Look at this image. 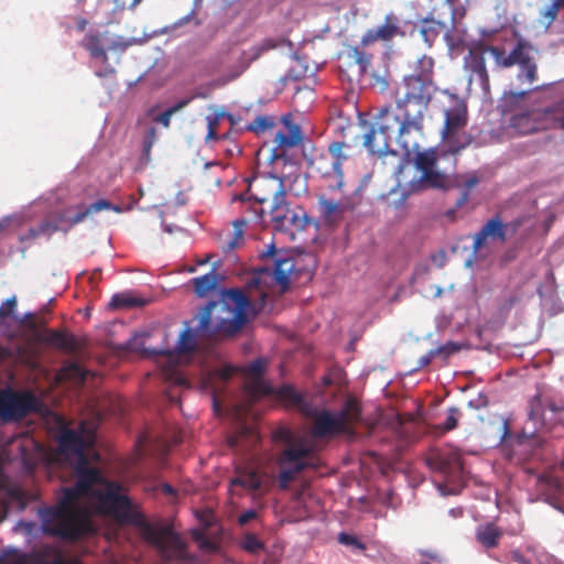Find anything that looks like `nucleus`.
Listing matches in <instances>:
<instances>
[{"label":"nucleus","mask_w":564,"mask_h":564,"mask_svg":"<svg viewBox=\"0 0 564 564\" xmlns=\"http://www.w3.org/2000/svg\"><path fill=\"white\" fill-rule=\"evenodd\" d=\"M17 306V299L15 296H12L8 300H6L4 303L0 306V319L11 316L15 310Z\"/></svg>","instance_id":"nucleus-51"},{"label":"nucleus","mask_w":564,"mask_h":564,"mask_svg":"<svg viewBox=\"0 0 564 564\" xmlns=\"http://www.w3.org/2000/svg\"><path fill=\"white\" fill-rule=\"evenodd\" d=\"M494 48L500 46L489 45L485 41L473 43L468 53L464 56V67L470 74V80L476 78L479 84L487 88L489 86V74L486 67V56L494 58Z\"/></svg>","instance_id":"nucleus-16"},{"label":"nucleus","mask_w":564,"mask_h":564,"mask_svg":"<svg viewBox=\"0 0 564 564\" xmlns=\"http://www.w3.org/2000/svg\"><path fill=\"white\" fill-rule=\"evenodd\" d=\"M193 100V97H188L185 99H182L177 101L172 107L167 108L163 112H161L156 118L155 121L161 123L163 127L169 128L171 122V117L176 113L177 111L184 109L188 104Z\"/></svg>","instance_id":"nucleus-40"},{"label":"nucleus","mask_w":564,"mask_h":564,"mask_svg":"<svg viewBox=\"0 0 564 564\" xmlns=\"http://www.w3.org/2000/svg\"><path fill=\"white\" fill-rule=\"evenodd\" d=\"M119 486L107 484L102 494L98 495L99 508L115 518L119 523L132 524L141 529L143 539L151 544L160 556L161 564L191 561L187 542L181 533L174 531L172 524H151L142 512L138 511L126 495H120Z\"/></svg>","instance_id":"nucleus-2"},{"label":"nucleus","mask_w":564,"mask_h":564,"mask_svg":"<svg viewBox=\"0 0 564 564\" xmlns=\"http://www.w3.org/2000/svg\"><path fill=\"white\" fill-rule=\"evenodd\" d=\"M249 307L250 300L241 290H221L218 301L199 311L196 332L209 339L230 338L247 323Z\"/></svg>","instance_id":"nucleus-4"},{"label":"nucleus","mask_w":564,"mask_h":564,"mask_svg":"<svg viewBox=\"0 0 564 564\" xmlns=\"http://www.w3.org/2000/svg\"><path fill=\"white\" fill-rule=\"evenodd\" d=\"M290 204L286 200V196H283V199H280L279 202L271 204L270 206V215L271 219L274 223V225L279 224L289 213L290 210Z\"/></svg>","instance_id":"nucleus-44"},{"label":"nucleus","mask_w":564,"mask_h":564,"mask_svg":"<svg viewBox=\"0 0 564 564\" xmlns=\"http://www.w3.org/2000/svg\"><path fill=\"white\" fill-rule=\"evenodd\" d=\"M358 189L351 195H344L343 191H327L318 188L317 212L323 224L334 226L339 224L346 213L354 212L359 205Z\"/></svg>","instance_id":"nucleus-11"},{"label":"nucleus","mask_w":564,"mask_h":564,"mask_svg":"<svg viewBox=\"0 0 564 564\" xmlns=\"http://www.w3.org/2000/svg\"><path fill=\"white\" fill-rule=\"evenodd\" d=\"M274 437L286 443V447L278 457V464L281 467L279 487L288 489L296 475L311 465L308 459L312 457L313 451L305 442L294 441L292 432L288 429L278 430Z\"/></svg>","instance_id":"nucleus-8"},{"label":"nucleus","mask_w":564,"mask_h":564,"mask_svg":"<svg viewBox=\"0 0 564 564\" xmlns=\"http://www.w3.org/2000/svg\"><path fill=\"white\" fill-rule=\"evenodd\" d=\"M87 442L83 435L74 430L63 429L58 437L59 453L66 456H75L76 460L88 457L85 449Z\"/></svg>","instance_id":"nucleus-25"},{"label":"nucleus","mask_w":564,"mask_h":564,"mask_svg":"<svg viewBox=\"0 0 564 564\" xmlns=\"http://www.w3.org/2000/svg\"><path fill=\"white\" fill-rule=\"evenodd\" d=\"M502 535L503 531L494 523L479 525L476 531L477 541L486 549L498 546L499 540Z\"/></svg>","instance_id":"nucleus-32"},{"label":"nucleus","mask_w":564,"mask_h":564,"mask_svg":"<svg viewBox=\"0 0 564 564\" xmlns=\"http://www.w3.org/2000/svg\"><path fill=\"white\" fill-rule=\"evenodd\" d=\"M310 415L313 417L314 437L345 435L349 440H355L357 437L355 425L361 422V405L356 399L349 398L338 412L315 410Z\"/></svg>","instance_id":"nucleus-6"},{"label":"nucleus","mask_w":564,"mask_h":564,"mask_svg":"<svg viewBox=\"0 0 564 564\" xmlns=\"http://www.w3.org/2000/svg\"><path fill=\"white\" fill-rule=\"evenodd\" d=\"M550 129H562L564 131V98L546 107Z\"/></svg>","instance_id":"nucleus-37"},{"label":"nucleus","mask_w":564,"mask_h":564,"mask_svg":"<svg viewBox=\"0 0 564 564\" xmlns=\"http://www.w3.org/2000/svg\"><path fill=\"white\" fill-rule=\"evenodd\" d=\"M467 123V105L462 99H455L454 105L444 110V124L440 133L444 154L455 158L474 142V137L466 131Z\"/></svg>","instance_id":"nucleus-7"},{"label":"nucleus","mask_w":564,"mask_h":564,"mask_svg":"<svg viewBox=\"0 0 564 564\" xmlns=\"http://www.w3.org/2000/svg\"><path fill=\"white\" fill-rule=\"evenodd\" d=\"M478 183L479 178L477 175H469L462 183L463 191H467L469 193L474 187L478 185Z\"/></svg>","instance_id":"nucleus-54"},{"label":"nucleus","mask_w":564,"mask_h":564,"mask_svg":"<svg viewBox=\"0 0 564 564\" xmlns=\"http://www.w3.org/2000/svg\"><path fill=\"white\" fill-rule=\"evenodd\" d=\"M437 87L434 83V59L423 55L415 70L398 85L394 106H387L405 120L413 132L424 133V119Z\"/></svg>","instance_id":"nucleus-3"},{"label":"nucleus","mask_w":564,"mask_h":564,"mask_svg":"<svg viewBox=\"0 0 564 564\" xmlns=\"http://www.w3.org/2000/svg\"><path fill=\"white\" fill-rule=\"evenodd\" d=\"M257 204L263 205L268 202L274 204L283 196H286L284 181L276 175L261 176L256 181L254 193L252 194Z\"/></svg>","instance_id":"nucleus-20"},{"label":"nucleus","mask_w":564,"mask_h":564,"mask_svg":"<svg viewBox=\"0 0 564 564\" xmlns=\"http://www.w3.org/2000/svg\"><path fill=\"white\" fill-rule=\"evenodd\" d=\"M108 209H115L117 212L120 210L119 207H115L109 200L98 199L97 202L85 207L84 209H79L74 215L69 214V209L58 212L43 219L36 226L37 232L40 237H51L54 232L58 230L67 231L73 226L84 221L88 216L93 215L94 213Z\"/></svg>","instance_id":"nucleus-13"},{"label":"nucleus","mask_w":564,"mask_h":564,"mask_svg":"<svg viewBox=\"0 0 564 564\" xmlns=\"http://www.w3.org/2000/svg\"><path fill=\"white\" fill-rule=\"evenodd\" d=\"M39 237H40V235H39V232H37V228H36V227H32V228H30V229L26 231V234H24V235H22V236L20 237V241H21V242H24V241H26V240L36 239V238H39Z\"/></svg>","instance_id":"nucleus-59"},{"label":"nucleus","mask_w":564,"mask_h":564,"mask_svg":"<svg viewBox=\"0 0 564 564\" xmlns=\"http://www.w3.org/2000/svg\"><path fill=\"white\" fill-rule=\"evenodd\" d=\"M563 9L557 0H552V2L544 7L540 11V23L549 29L558 18V13Z\"/></svg>","instance_id":"nucleus-39"},{"label":"nucleus","mask_w":564,"mask_h":564,"mask_svg":"<svg viewBox=\"0 0 564 564\" xmlns=\"http://www.w3.org/2000/svg\"><path fill=\"white\" fill-rule=\"evenodd\" d=\"M75 23H76L77 30L79 32H83L86 29L88 21L85 18L77 17V18H75Z\"/></svg>","instance_id":"nucleus-61"},{"label":"nucleus","mask_w":564,"mask_h":564,"mask_svg":"<svg viewBox=\"0 0 564 564\" xmlns=\"http://www.w3.org/2000/svg\"><path fill=\"white\" fill-rule=\"evenodd\" d=\"M403 32L400 28L399 18L389 13L384 18V22L382 25L378 28L369 29L361 37V45L368 46L375 42H389L393 40L398 35H402Z\"/></svg>","instance_id":"nucleus-23"},{"label":"nucleus","mask_w":564,"mask_h":564,"mask_svg":"<svg viewBox=\"0 0 564 564\" xmlns=\"http://www.w3.org/2000/svg\"><path fill=\"white\" fill-rule=\"evenodd\" d=\"M426 463L430 468L446 476H458L463 471V458L456 449L432 451L426 458Z\"/></svg>","instance_id":"nucleus-19"},{"label":"nucleus","mask_w":564,"mask_h":564,"mask_svg":"<svg viewBox=\"0 0 564 564\" xmlns=\"http://www.w3.org/2000/svg\"><path fill=\"white\" fill-rule=\"evenodd\" d=\"M459 349H460V346L457 343L448 341V343L433 349V351L436 357L441 356V355L447 357V356H451V355L457 352Z\"/></svg>","instance_id":"nucleus-50"},{"label":"nucleus","mask_w":564,"mask_h":564,"mask_svg":"<svg viewBox=\"0 0 564 564\" xmlns=\"http://www.w3.org/2000/svg\"><path fill=\"white\" fill-rule=\"evenodd\" d=\"M270 482V476L252 463L237 465L235 477L230 480V486H239L249 491L267 490Z\"/></svg>","instance_id":"nucleus-18"},{"label":"nucleus","mask_w":564,"mask_h":564,"mask_svg":"<svg viewBox=\"0 0 564 564\" xmlns=\"http://www.w3.org/2000/svg\"><path fill=\"white\" fill-rule=\"evenodd\" d=\"M250 196L248 195V193H241L239 195H235L231 199V202H236V200H239L241 203H248L250 200Z\"/></svg>","instance_id":"nucleus-64"},{"label":"nucleus","mask_w":564,"mask_h":564,"mask_svg":"<svg viewBox=\"0 0 564 564\" xmlns=\"http://www.w3.org/2000/svg\"><path fill=\"white\" fill-rule=\"evenodd\" d=\"M487 240L499 241L505 243L506 226L499 216L490 218L481 229L475 235L473 249L475 252L479 251L487 242Z\"/></svg>","instance_id":"nucleus-26"},{"label":"nucleus","mask_w":564,"mask_h":564,"mask_svg":"<svg viewBox=\"0 0 564 564\" xmlns=\"http://www.w3.org/2000/svg\"><path fill=\"white\" fill-rule=\"evenodd\" d=\"M134 305L135 300L123 294H115L109 302V306L115 310L132 307Z\"/></svg>","instance_id":"nucleus-47"},{"label":"nucleus","mask_w":564,"mask_h":564,"mask_svg":"<svg viewBox=\"0 0 564 564\" xmlns=\"http://www.w3.org/2000/svg\"><path fill=\"white\" fill-rule=\"evenodd\" d=\"M546 482L552 487L554 488L555 490H560L561 489V480L556 477H553V476H549L546 478Z\"/></svg>","instance_id":"nucleus-60"},{"label":"nucleus","mask_w":564,"mask_h":564,"mask_svg":"<svg viewBox=\"0 0 564 564\" xmlns=\"http://www.w3.org/2000/svg\"><path fill=\"white\" fill-rule=\"evenodd\" d=\"M511 126L519 134L523 135L541 130H550L546 108L514 115L511 119Z\"/></svg>","instance_id":"nucleus-21"},{"label":"nucleus","mask_w":564,"mask_h":564,"mask_svg":"<svg viewBox=\"0 0 564 564\" xmlns=\"http://www.w3.org/2000/svg\"><path fill=\"white\" fill-rule=\"evenodd\" d=\"M225 117V113L219 112L215 115L207 116V134L205 137V141L208 143L210 141L219 140L220 137L217 133L218 126L220 120Z\"/></svg>","instance_id":"nucleus-43"},{"label":"nucleus","mask_w":564,"mask_h":564,"mask_svg":"<svg viewBox=\"0 0 564 564\" xmlns=\"http://www.w3.org/2000/svg\"><path fill=\"white\" fill-rule=\"evenodd\" d=\"M223 276L213 268L208 273L193 278L189 283L193 285L194 292L198 297H206L216 291Z\"/></svg>","instance_id":"nucleus-31"},{"label":"nucleus","mask_w":564,"mask_h":564,"mask_svg":"<svg viewBox=\"0 0 564 564\" xmlns=\"http://www.w3.org/2000/svg\"><path fill=\"white\" fill-rule=\"evenodd\" d=\"M270 395H275L288 406L296 408L308 413V403L306 402L305 395L295 390L292 386L285 384L276 390L272 388V393Z\"/></svg>","instance_id":"nucleus-30"},{"label":"nucleus","mask_w":564,"mask_h":564,"mask_svg":"<svg viewBox=\"0 0 564 564\" xmlns=\"http://www.w3.org/2000/svg\"><path fill=\"white\" fill-rule=\"evenodd\" d=\"M23 326L32 333L33 340L36 343L46 344L68 352L77 350L76 338L73 335L53 329L41 330L36 318H31Z\"/></svg>","instance_id":"nucleus-17"},{"label":"nucleus","mask_w":564,"mask_h":564,"mask_svg":"<svg viewBox=\"0 0 564 564\" xmlns=\"http://www.w3.org/2000/svg\"><path fill=\"white\" fill-rule=\"evenodd\" d=\"M261 257H274V268L272 272L269 269H261L259 272L271 274L283 290L288 289L290 275L294 270V260L290 257L276 254L274 245H270L268 250L261 253Z\"/></svg>","instance_id":"nucleus-24"},{"label":"nucleus","mask_w":564,"mask_h":564,"mask_svg":"<svg viewBox=\"0 0 564 564\" xmlns=\"http://www.w3.org/2000/svg\"><path fill=\"white\" fill-rule=\"evenodd\" d=\"M494 61L498 68L518 66V79L521 83L533 84L538 79V50L527 40L519 39L507 54L505 48H494Z\"/></svg>","instance_id":"nucleus-10"},{"label":"nucleus","mask_w":564,"mask_h":564,"mask_svg":"<svg viewBox=\"0 0 564 564\" xmlns=\"http://www.w3.org/2000/svg\"><path fill=\"white\" fill-rule=\"evenodd\" d=\"M39 402L29 391H15L11 388L0 390V420L17 422L35 412Z\"/></svg>","instance_id":"nucleus-15"},{"label":"nucleus","mask_w":564,"mask_h":564,"mask_svg":"<svg viewBox=\"0 0 564 564\" xmlns=\"http://www.w3.org/2000/svg\"><path fill=\"white\" fill-rule=\"evenodd\" d=\"M75 470V486L64 488L55 506L39 510L43 532L67 541H77L93 530L89 516L79 506L78 500L82 497L98 498L107 488V484H111L105 480L98 468L89 466L88 457L76 462Z\"/></svg>","instance_id":"nucleus-1"},{"label":"nucleus","mask_w":564,"mask_h":564,"mask_svg":"<svg viewBox=\"0 0 564 564\" xmlns=\"http://www.w3.org/2000/svg\"><path fill=\"white\" fill-rule=\"evenodd\" d=\"M82 45L87 50L93 58H100L102 63L108 62V55L106 48L101 44L99 34L90 33L85 36Z\"/></svg>","instance_id":"nucleus-34"},{"label":"nucleus","mask_w":564,"mask_h":564,"mask_svg":"<svg viewBox=\"0 0 564 564\" xmlns=\"http://www.w3.org/2000/svg\"><path fill=\"white\" fill-rule=\"evenodd\" d=\"M275 47L276 44L273 40H264L262 43L243 51L239 65L232 68L227 66L229 62V52H221L209 58L208 74L212 75L219 73L224 67H226L228 73L218 80L219 85H226L237 79L249 67V65L258 59L264 52Z\"/></svg>","instance_id":"nucleus-14"},{"label":"nucleus","mask_w":564,"mask_h":564,"mask_svg":"<svg viewBox=\"0 0 564 564\" xmlns=\"http://www.w3.org/2000/svg\"><path fill=\"white\" fill-rule=\"evenodd\" d=\"M529 419L533 422L535 429L538 424L541 426L545 425V412L542 410V401L540 397H535L530 402Z\"/></svg>","instance_id":"nucleus-41"},{"label":"nucleus","mask_w":564,"mask_h":564,"mask_svg":"<svg viewBox=\"0 0 564 564\" xmlns=\"http://www.w3.org/2000/svg\"><path fill=\"white\" fill-rule=\"evenodd\" d=\"M196 335L200 337V335L196 332V328L193 330L192 328H185L180 337L176 345V350L180 354H188L193 352L196 349ZM202 338H204L202 336Z\"/></svg>","instance_id":"nucleus-38"},{"label":"nucleus","mask_w":564,"mask_h":564,"mask_svg":"<svg viewBox=\"0 0 564 564\" xmlns=\"http://www.w3.org/2000/svg\"><path fill=\"white\" fill-rule=\"evenodd\" d=\"M460 415V412L457 408H449L446 421L442 425V430L444 432L452 431L457 427L458 424V417Z\"/></svg>","instance_id":"nucleus-48"},{"label":"nucleus","mask_w":564,"mask_h":564,"mask_svg":"<svg viewBox=\"0 0 564 564\" xmlns=\"http://www.w3.org/2000/svg\"><path fill=\"white\" fill-rule=\"evenodd\" d=\"M87 377V371L77 362H69L62 367L58 372V378L62 380H70L76 383H84Z\"/></svg>","instance_id":"nucleus-35"},{"label":"nucleus","mask_w":564,"mask_h":564,"mask_svg":"<svg viewBox=\"0 0 564 564\" xmlns=\"http://www.w3.org/2000/svg\"><path fill=\"white\" fill-rule=\"evenodd\" d=\"M444 26L445 25L442 22L434 19H424L421 22L420 33L424 42L432 45Z\"/></svg>","instance_id":"nucleus-36"},{"label":"nucleus","mask_w":564,"mask_h":564,"mask_svg":"<svg viewBox=\"0 0 564 564\" xmlns=\"http://www.w3.org/2000/svg\"><path fill=\"white\" fill-rule=\"evenodd\" d=\"M132 44H133L132 40H126L123 37H119V39L115 40L113 42H111V44L109 45V50L124 51Z\"/></svg>","instance_id":"nucleus-53"},{"label":"nucleus","mask_w":564,"mask_h":564,"mask_svg":"<svg viewBox=\"0 0 564 564\" xmlns=\"http://www.w3.org/2000/svg\"><path fill=\"white\" fill-rule=\"evenodd\" d=\"M258 516L257 511L253 510V509H249V510H246L245 512H242L239 518H238V523L240 525H246L247 523H249L251 520L256 519Z\"/></svg>","instance_id":"nucleus-55"},{"label":"nucleus","mask_w":564,"mask_h":564,"mask_svg":"<svg viewBox=\"0 0 564 564\" xmlns=\"http://www.w3.org/2000/svg\"><path fill=\"white\" fill-rule=\"evenodd\" d=\"M247 212L249 213V216L235 220V231L232 237L223 246V250L225 252L232 251L240 246L243 239L242 227H245L250 221H260L263 218V208L248 207Z\"/></svg>","instance_id":"nucleus-29"},{"label":"nucleus","mask_w":564,"mask_h":564,"mask_svg":"<svg viewBox=\"0 0 564 564\" xmlns=\"http://www.w3.org/2000/svg\"><path fill=\"white\" fill-rule=\"evenodd\" d=\"M275 126L274 117L271 116H258L248 126V130L257 134L263 133Z\"/></svg>","instance_id":"nucleus-42"},{"label":"nucleus","mask_w":564,"mask_h":564,"mask_svg":"<svg viewBox=\"0 0 564 564\" xmlns=\"http://www.w3.org/2000/svg\"><path fill=\"white\" fill-rule=\"evenodd\" d=\"M302 141V132L299 126L286 123L285 128L276 131L273 138V154L272 159L275 160L283 155L288 149L296 147Z\"/></svg>","instance_id":"nucleus-28"},{"label":"nucleus","mask_w":564,"mask_h":564,"mask_svg":"<svg viewBox=\"0 0 564 564\" xmlns=\"http://www.w3.org/2000/svg\"><path fill=\"white\" fill-rule=\"evenodd\" d=\"M232 376V368L231 367H223L219 369H216L213 373H210L207 378V383L210 384L213 381H220L221 383H226L230 377Z\"/></svg>","instance_id":"nucleus-46"},{"label":"nucleus","mask_w":564,"mask_h":564,"mask_svg":"<svg viewBox=\"0 0 564 564\" xmlns=\"http://www.w3.org/2000/svg\"><path fill=\"white\" fill-rule=\"evenodd\" d=\"M265 367L263 359H256L247 367L251 378L246 382L245 390L252 401L272 393V387L262 378Z\"/></svg>","instance_id":"nucleus-22"},{"label":"nucleus","mask_w":564,"mask_h":564,"mask_svg":"<svg viewBox=\"0 0 564 564\" xmlns=\"http://www.w3.org/2000/svg\"><path fill=\"white\" fill-rule=\"evenodd\" d=\"M343 64L340 65V69L347 73H351V76L360 79L367 72L371 55L367 54L357 46L349 47L341 55Z\"/></svg>","instance_id":"nucleus-27"},{"label":"nucleus","mask_w":564,"mask_h":564,"mask_svg":"<svg viewBox=\"0 0 564 564\" xmlns=\"http://www.w3.org/2000/svg\"><path fill=\"white\" fill-rule=\"evenodd\" d=\"M469 199V193L467 191H463L459 198L456 200V207L464 206Z\"/></svg>","instance_id":"nucleus-62"},{"label":"nucleus","mask_w":564,"mask_h":564,"mask_svg":"<svg viewBox=\"0 0 564 564\" xmlns=\"http://www.w3.org/2000/svg\"><path fill=\"white\" fill-rule=\"evenodd\" d=\"M194 17V11L188 13L187 15L181 18L178 21L174 23V28L183 26L184 24L188 23L191 19Z\"/></svg>","instance_id":"nucleus-63"},{"label":"nucleus","mask_w":564,"mask_h":564,"mask_svg":"<svg viewBox=\"0 0 564 564\" xmlns=\"http://www.w3.org/2000/svg\"><path fill=\"white\" fill-rule=\"evenodd\" d=\"M241 547L252 554H258L264 549L263 543L253 533H246L241 541Z\"/></svg>","instance_id":"nucleus-45"},{"label":"nucleus","mask_w":564,"mask_h":564,"mask_svg":"<svg viewBox=\"0 0 564 564\" xmlns=\"http://www.w3.org/2000/svg\"><path fill=\"white\" fill-rule=\"evenodd\" d=\"M425 133L413 132L406 126L405 120L394 113L390 108L383 107L376 116L375 126L365 134L364 144L373 155L383 156L393 153L390 149L391 141L395 142L404 151L406 158L411 156L413 150L422 144Z\"/></svg>","instance_id":"nucleus-5"},{"label":"nucleus","mask_w":564,"mask_h":564,"mask_svg":"<svg viewBox=\"0 0 564 564\" xmlns=\"http://www.w3.org/2000/svg\"><path fill=\"white\" fill-rule=\"evenodd\" d=\"M521 224H522V221L520 219L512 220L507 224L503 223V226H506V239H508V237L516 235L517 231L519 230Z\"/></svg>","instance_id":"nucleus-56"},{"label":"nucleus","mask_w":564,"mask_h":564,"mask_svg":"<svg viewBox=\"0 0 564 564\" xmlns=\"http://www.w3.org/2000/svg\"><path fill=\"white\" fill-rule=\"evenodd\" d=\"M156 140V129L150 127L144 135L143 140V155L149 160L151 149Z\"/></svg>","instance_id":"nucleus-49"},{"label":"nucleus","mask_w":564,"mask_h":564,"mask_svg":"<svg viewBox=\"0 0 564 564\" xmlns=\"http://www.w3.org/2000/svg\"><path fill=\"white\" fill-rule=\"evenodd\" d=\"M435 354L432 350H430L426 355L422 356L420 359H419V367L420 368H423V367H426L431 364L432 359L435 358Z\"/></svg>","instance_id":"nucleus-58"},{"label":"nucleus","mask_w":564,"mask_h":564,"mask_svg":"<svg viewBox=\"0 0 564 564\" xmlns=\"http://www.w3.org/2000/svg\"><path fill=\"white\" fill-rule=\"evenodd\" d=\"M210 389H212L213 409H214V412L219 415L221 413L220 395L218 394V392L215 388L212 387Z\"/></svg>","instance_id":"nucleus-57"},{"label":"nucleus","mask_w":564,"mask_h":564,"mask_svg":"<svg viewBox=\"0 0 564 564\" xmlns=\"http://www.w3.org/2000/svg\"><path fill=\"white\" fill-rule=\"evenodd\" d=\"M338 541L345 545H352L359 550H365V544L359 541L355 535L348 533H340L338 536Z\"/></svg>","instance_id":"nucleus-52"},{"label":"nucleus","mask_w":564,"mask_h":564,"mask_svg":"<svg viewBox=\"0 0 564 564\" xmlns=\"http://www.w3.org/2000/svg\"><path fill=\"white\" fill-rule=\"evenodd\" d=\"M305 213L301 207L291 208L285 217L275 225L281 230H301L305 227Z\"/></svg>","instance_id":"nucleus-33"},{"label":"nucleus","mask_w":564,"mask_h":564,"mask_svg":"<svg viewBox=\"0 0 564 564\" xmlns=\"http://www.w3.org/2000/svg\"><path fill=\"white\" fill-rule=\"evenodd\" d=\"M412 154L414 155L413 164L421 173L417 188L446 189L449 187L448 176L437 169L438 159L447 155L444 154V148L442 150L437 148L421 150L420 147L413 150Z\"/></svg>","instance_id":"nucleus-12"},{"label":"nucleus","mask_w":564,"mask_h":564,"mask_svg":"<svg viewBox=\"0 0 564 564\" xmlns=\"http://www.w3.org/2000/svg\"><path fill=\"white\" fill-rule=\"evenodd\" d=\"M345 142H332L326 152H323L311 160V169L318 177V188L327 191H343L345 177L343 162L347 159L344 154Z\"/></svg>","instance_id":"nucleus-9"}]
</instances>
